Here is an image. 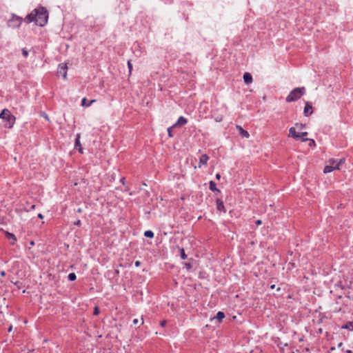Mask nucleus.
Returning a JSON list of instances; mask_svg holds the SVG:
<instances>
[{
  "mask_svg": "<svg viewBox=\"0 0 353 353\" xmlns=\"http://www.w3.org/2000/svg\"><path fill=\"white\" fill-rule=\"evenodd\" d=\"M48 19V13L47 10L43 7H39L33 10L29 14H28L24 21L27 23L34 22L37 26H44Z\"/></svg>",
  "mask_w": 353,
  "mask_h": 353,
  "instance_id": "f257e3e1",
  "label": "nucleus"
},
{
  "mask_svg": "<svg viewBox=\"0 0 353 353\" xmlns=\"http://www.w3.org/2000/svg\"><path fill=\"white\" fill-rule=\"evenodd\" d=\"M305 92V88L304 87L296 88L292 90L288 96L286 97L287 102L296 101L299 99Z\"/></svg>",
  "mask_w": 353,
  "mask_h": 353,
  "instance_id": "f03ea898",
  "label": "nucleus"
},
{
  "mask_svg": "<svg viewBox=\"0 0 353 353\" xmlns=\"http://www.w3.org/2000/svg\"><path fill=\"white\" fill-rule=\"evenodd\" d=\"M345 159H341L339 160L336 159H330L327 163L328 164L326 165L324 168V173H329L332 172L334 170H339L340 168V165L344 163Z\"/></svg>",
  "mask_w": 353,
  "mask_h": 353,
  "instance_id": "7ed1b4c3",
  "label": "nucleus"
},
{
  "mask_svg": "<svg viewBox=\"0 0 353 353\" xmlns=\"http://www.w3.org/2000/svg\"><path fill=\"white\" fill-rule=\"evenodd\" d=\"M0 119L8 123L6 126L9 128H12L16 121V117L11 114L8 109H3L2 110L0 113Z\"/></svg>",
  "mask_w": 353,
  "mask_h": 353,
  "instance_id": "20e7f679",
  "label": "nucleus"
},
{
  "mask_svg": "<svg viewBox=\"0 0 353 353\" xmlns=\"http://www.w3.org/2000/svg\"><path fill=\"white\" fill-rule=\"evenodd\" d=\"M23 19L20 17L17 16L16 14H12V18L8 21V26L12 28H19Z\"/></svg>",
  "mask_w": 353,
  "mask_h": 353,
  "instance_id": "39448f33",
  "label": "nucleus"
},
{
  "mask_svg": "<svg viewBox=\"0 0 353 353\" xmlns=\"http://www.w3.org/2000/svg\"><path fill=\"white\" fill-rule=\"evenodd\" d=\"M67 70H68V66L66 63H61L59 65L57 73L59 75H62L63 78L64 79L67 77Z\"/></svg>",
  "mask_w": 353,
  "mask_h": 353,
  "instance_id": "423d86ee",
  "label": "nucleus"
},
{
  "mask_svg": "<svg viewBox=\"0 0 353 353\" xmlns=\"http://www.w3.org/2000/svg\"><path fill=\"white\" fill-rule=\"evenodd\" d=\"M289 137H292L295 139H299L301 138V134L299 132H296V129L294 127H292L289 130Z\"/></svg>",
  "mask_w": 353,
  "mask_h": 353,
  "instance_id": "0eeeda50",
  "label": "nucleus"
},
{
  "mask_svg": "<svg viewBox=\"0 0 353 353\" xmlns=\"http://www.w3.org/2000/svg\"><path fill=\"white\" fill-rule=\"evenodd\" d=\"M303 112L305 117H309L312 114V106L309 102H305Z\"/></svg>",
  "mask_w": 353,
  "mask_h": 353,
  "instance_id": "6e6552de",
  "label": "nucleus"
},
{
  "mask_svg": "<svg viewBox=\"0 0 353 353\" xmlns=\"http://www.w3.org/2000/svg\"><path fill=\"white\" fill-rule=\"evenodd\" d=\"M81 134L79 133L76 135L74 148L79 150L80 153H83V148L80 143Z\"/></svg>",
  "mask_w": 353,
  "mask_h": 353,
  "instance_id": "1a4fd4ad",
  "label": "nucleus"
},
{
  "mask_svg": "<svg viewBox=\"0 0 353 353\" xmlns=\"http://www.w3.org/2000/svg\"><path fill=\"white\" fill-rule=\"evenodd\" d=\"M236 129L242 137L247 139L249 138V133L248 132V131L245 130L241 125H236Z\"/></svg>",
  "mask_w": 353,
  "mask_h": 353,
  "instance_id": "9d476101",
  "label": "nucleus"
},
{
  "mask_svg": "<svg viewBox=\"0 0 353 353\" xmlns=\"http://www.w3.org/2000/svg\"><path fill=\"white\" fill-rule=\"evenodd\" d=\"M208 160L209 157L207 154H202L199 158V168H201L202 165H206Z\"/></svg>",
  "mask_w": 353,
  "mask_h": 353,
  "instance_id": "9b49d317",
  "label": "nucleus"
},
{
  "mask_svg": "<svg viewBox=\"0 0 353 353\" xmlns=\"http://www.w3.org/2000/svg\"><path fill=\"white\" fill-rule=\"evenodd\" d=\"M188 122L187 119L183 117H180L178 121L173 125V127H179L182 126L186 124Z\"/></svg>",
  "mask_w": 353,
  "mask_h": 353,
  "instance_id": "f8f14e48",
  "label": "nucleus"
},
{
  "mask_svg": "<svg viewBox=\"0 0 353 353\" xmlns=\"http://www.w3.org/2000/svg\"><path fill=\"white\" fill-rule=\"evenodd\" d=\"M216 208L219 211L225 212L223 202L219 199H216Z\"/></svg>",
  "mask_w": 353,
  "mask_h": 353,
  "instance_id": "ddd939ff",
  "label": "nucleus"
},
{
  "mask_svg": "<svg viewBox=\"0 0 353 353\" xmlns=\"http://www.w3.org/2000/svg\"><path fill=\"white\" fill-rule=\"evenodd\" d=\"M243 80L246 84H250L252 82V77L250 73L245 72L243 74Z\"/></svg>",
  "mask_w": 353,
  "mask_h": 353,
  "instance_id": "4468645a",
  "label": "nucleus"
},
{
  "mask_svg": "<svg viewBox=\"0 0 353 353\" xmlns=\"http://www.w3.org/2000/svg\"><path fill=\"white\" fill-rule=\"evenodd\" d=\"M209 184H210V189L212 192H219V190L216 188V184L213 181H210Z\"/></svg>",
  "mask_w": 353,
  "mask_h": 353,
  "instance_id": "2eb2a0df",
  "label": "nucleus"
},
{
  "mask_svg": "<svg viewBox=\"0 0 353 353\" xmlns=\"http://www.w3.org/2000/svg\"><path fill=\"white\" fill-rule=\"evenodd\" d=\"M6 236L9 239L12 240V243L14 244L15 241H17V238L15 237L14 234L10 233L8 232H6Z\"/></svg>",
  "mask_w": 353,
  "mask_h": 353,
  "instance_id": "dca6fc26",
  "label": "nucleus"
},
{
  "mask_svg": "<svg viewBox=\"0 0 353 353\" xmlns=\"http://www.w3.org/2000/svg\"><path fill=\"white\" fill-rule=\"evenodd\" d=\"M225 314L223 312H218L216 314V316H215V319H217L219 321H221L224 319Z\"/></svg>",
  "mask_w": 353,
  "mask_h": 353,
  "instance_id": "f3484780",
  "label": "nucleus"
},
{
  "mask_svg": "<svg viewBox=\"0 0 353 353\" xmlns=\"http://www.w3.org/2000/svg\"><path fill=\"white\" fill-rule=\"evenodd\" d=\"M144 236L148 238H153L154 237V232L151 230H147L144 232Z\"/></svg>",
  "mask_w": 353,
  "mask_h": 353,
  "instance_id": "a211bd4d",
  "label": "nucleus"
},
{
  "mask_svg": "<svg viewBox=\"0 0 353 353\" xmlns=\"http://www.w3.org/2000/svg\"><path fill=\"white\" fill-rule=\"evenodd\" d=\"M343 328L352 330H353V322L350 321V322L347 323L345 325L343 326Z\"/></svg>",
  "mask_w": 353,
  "mask_h": 353,
  "instance_id": "6ab92c4d",
  "label": "nucleus"
},
{
  "mask_svg": "<svg viewBox=\"0 0 353 353\" xmlns=\"http://www.w3.org/2000/svg\"><path fill=\"white\" fill-rule=\"evenodd\" d=\"M68 278L69 281H73L77 279V276L74 273H70Z\"/></svg>",
  "mask_w": 353,
  "mask_h": 353,
  "instance_id": "aec40b11",
  "label": "nucleus"
},
{
  "mask_svg": "<svg viewBox=\"0 0 353 353\" xmlns=\"http://www.w3.org/2000/svg\"><path fill=\"white\" fill-rule=\"evenodd\" d=\"M300 134H301V138L300 139H302L303 141H306L309 140L308 139L305 138V137H306L307 135V132H301Z\"/></svg>",
  "mask_w": 353,
  "mask_h": 353,
  "instance_id": "412c9836",
  "label": "nucleus"
},
{
  "mask_svg": "<svg viewBox=\"0 0 353 353\" xmlns=\"http://www.w3.org/2000/svg\"><path fill=\"white\" fill-rule=\"evenodd\" d=\"M180 254L182 259L185 260L187 259V255L185 253V250L183 248L180 249Z\"/></svg>",
  "mask_w": 353,
  "mask_h": 353,
  "instance_id": "4be33fe9",
  "label": "nucleus"
},
{
  "mask_svg": "<svg viewBox=\"0 0 353 353\" xmlns=\"http://www.w3.org/2000/svg\"><path fill=\"white\" fill-rule=\"evenodd\" d=\"M22 54L23 55L24 57H27L28 56V52L26 50V48H23L22 50Z\"/></svg>",
  "mask_w": 353,
  "mask_h": 353,
  "instance_id": "5701e85b",
  "label": "nucleus"
},
{
  "mask_svg": "<svg viewBox=\"0 0 353 353\" xmlns=\"http://www.w3.org/2000/svg\"><path fill=\"white\" fill-rule=\"evenodd\" d=\"M41 117H43L46 120H47V121H49V120H50V119H49V117H48V114H47L46 112H41Z\"/></svg>",
  "mask_w": 353,
  "mask_h": 353,
  "instance_id": "b1692460",
  "label": "nucleus"
},
{
  "mask_svg": "<svg viewBox=\"0 0 353 353\" xmlns=\"http://www.w3.org/2000/svg\"><path fill=\"white\" fill-rule=\"evenodd\" d=\"M173 125L172 127H170L168 128V136L170 137H172V129L173 128Z\"/></svg>",
  "mask_w": 353,
  "mask_h": 353,
  "instance_id": "393cba45",
  "label": "nucleus"
},
{
  "mask_svg": "<svg viewBox=\"0 0 353 353\" xmlns=\"http://www.w3.org/2000/svg\"><path fill=\"white\" fill-rule=\"evenodd\" d=\"M128 68H129V72H130V73H131V72H132V63H131L130 61H128Z\"/></svg>",
  "mask_w": 353,
  "mask_h": 353,
  "instance_id": "a878e982",
  "label": "nucleus"
},
{
  "mask_svg": "<svg viewBox=\"0 0 353 353\" xmlns=\"http://www.w3.org/2000/svg\"><path fill=\"white\" fill-rule=\"evenodd\" d=\"M87 99L86 98H83L81 101V105L87 107Z\"/></svg>",
  "mask_w": 353,
  "mask_h": 353,
  "instance_id": "bb28decb",
  "label": "nucleus"
},
{
  "mask_svg": "<svg viewBox=\"0 0 353 353\" xmlns=\"http://www.w3.org/2000/svg\"><path fill=\"white\" fill-rule=\"evenodd\" d=\"M99 313V307L97 306H96L94 307V315H98Z\"/></svg>",
  "mask_w": 353,
  "mask_h": 353,
  "instance_id": "cd10ccee",
  "label": "nucleus"
},
{
  "mask_svg": "<svg viewBox=\"0 0 353 353\" xmlns=\"http://www.w3.org/2000/svg\"><path fill=\"white\" fill-rule=\"evenodd\" d=\"M296 126L299 129L301 130V129H303L304 128L305 125L303 124H302V123H296Z\"/></svg>",
  "mask_w": 353,
  "mask_h": 353,
  "instance_id": "c85d7f7f",
  "label": "nucleus"
},
{
  "mask_svg": "<svg viewBox=\"0 0 353 353\" xmlns=\"http://www.w3.org/2000/svg\"><path fill=\"white\" fill-rule=\"evenodd\" d=\"M96 102V100L95 99H92L91 100L87 105V107H89L90 105H91V104H92L93 103Z\"/></svg>",
  "mask_w": 353,
  "mask_h": 353,
  "instance_id": "c756f323",
  "label": "nucleus"
},
{
  "mask_svg": "<svg viewBox=\"0 0 353 353\" xmlns=\"http://www.w3.org/2000/svg\"><path fill=\"white\" fill-rule=\"evenodd\" d=\"M310 143V145L312 146V145H315V141L312 139H309Z\"/></svg>",
  "mask_w": 353,
  "mask_h": 353,
  "instance_id": "7c9ffc66",
  "label": "nucleus"
},
{
  "mask_svg": "<svg viewBox=\"0 0 353 353\" xmlns=\"http://www.w3.org/2000/svg\"><path fill=\"white\" fill-rule=\"evenodd\" d=\"M74 224H75L76 225H77V226L81 225V221H80V220H78L77 221H76V222L74 223Z\"/></svg>",
  "mask_w": 353,
  "mask_h": 353,
  "instance_id": "2f4dec72",
  "label": "nucleus"
},
{
  "mask_svg": "<svg viewBox=\"0 0 353 353\" xmlns=\"http://www.w3.org/2000/svg\"><path fill=\"white\" fill-rule=\"evenodd\" d=\"M185 265L188 269H190L192 268V266L190 263H185Z\"/></svg>",
  "mask_w": 353,
  "mask_h": 353,
  "instance_id": "473e14b6",
  "label": "nucleus"
},
{
  "mask_svg": "<svg viewBox=\"0 0 353 353\" xmlns=\"http://www.w3.org/2000/svg\"><path fill=\"white\" fill-rule=\"evenodd\" d=\"M133 323H134V325H137V324L139 323V320H138V319H134V320H133Z\"/></svg>",
  "mask_w": 353,
  "mask_h": 353,
  "instance_id": "72a5a7b5",
  "label": "nucleus"
},
{
  "mask_svg": "<svg viewBox=\"0 0 353 353\" xmlns=\"http://www.w3.org/2000/svg\"><path fill=\"white\" fill-rule=\"evenodd\" d=\"M140 265H141V262L140 261H137L135 262V265L137 267H139Z\"/></svg>",
  "mask_w": 353,
  "mask_h": 353,
  "instance_id": "f704fd0d",
  "label": "nucleus"
},
{
  "mask_svg": "<svg viewBox=\"0 0 353 353\" xmlns=\"http://www.w3.org/2000/svg\"><path fill=\"white\" fill-rule=\"evenodd\" d=\"M256 224L257 225H261V220H257V221H256Z\"/></svg>",
  "mask_w": 353,
  "mask_h": 353,
  "instance_id": "c9c22d12",
  "label": "nucleus"
},
{
  "mask_svg": "<svg viewBox=\"0 0 353 353\" xmlns=\"http://www.w3.org/2000/svg\"><path fill=\"white\" fill-rule=\"evenodd\" d=\"M220 178H221V175H220V174H219V173H218V174H216V179L219 180V179H220Z\"/></svg>",
  "mask_w": 353,
  "mask_h": 353,
  "instance_id": "e433bc0d",
  "label": "nucleus"
},
{
  "mask_svg": "<svg viewBox=\"0 0 353 353\" xmlns=\"http://www.w3.org/2000/svg\"><path fill=\"white\" fill-rule=\"evenodd\" d=\"M38 217L41 219H43V216L41 214H39Z\"/></svg>",
  "mask_w": 353,
  "mask_h": 353,
  "instance_id": "4c0bfd02",
  "label": "nucleus"
},
{
  "mask_svg": "<svg viewBox=\"0 0 353 353\" xmlns=\"http://www.w3.org/2000/svg\"><path fill=\"white\" fill-rule=\"evenodd\" d=\"M165 323H166V322L165 321H163L161 323V326H165Z\"/></svg>",
  "mask_w": 353,
  "mask_h": 353,
  "instance_id": "58836bf2",
  "label": "nucleus"
},
{
  "mask_svg": "<svg viewBox=\"0 0 353 353\" xmlns=\"http://www.w3.org/2000/svg\"><path fill=\"white\" fill-rule=\"evenodd\" d=\"M12 325H10V326L9 327V328H8V332H11V331H12Z\"/></svg>",
  "mask_w": 353,
  "mask_h": 353,
  "instance_id": "ea45409f",
  "label": "nucleus"
},
{
  "mask_svg": "<svg viewBox=\"0 0 353 353\" xmlns=\"http://www.w3.org/2000/svg\"><path fill=\"white\" fill-rule=\"evenodd\" d=\"M1 276H4V275H5V272H1Z\"/></svg>",
  "mask_w": 353,
  "mask_h": 353,
  "instance_id": "a19ab883",
  "label": "nucleus"
},
{
  "mask_svg": "<svg viewBox=\"0 0 353 353\" xmlns=\"http://www.w3.org/2000/svg\"><path fill=\"white\" fill-rule=\"evenodd\" d=\"M346 352L347 353H352V351L351 350H347Z\"/></svg>",
  "mask_w": 353,
  "mask_h": 353,
  "instance_id": "79ce46f5",
  "label": "nucleus"
},
{
  "mask_svg": "<svg viewBox=\"0 0 353 353\" xmlns=\"http://www.w3.org/2000/svg\"><path fill=\"white\" fill-rule=\"evenodd\" d=\"M143 319H141V324H143Z\"/></svg>",
  "mask_w": 353,
  "mask_h": 353,
  "instance_id": "37998d69",
  "label": "nucleus"
},
{
  "mask_svg": "<svg viewBox=\"0 0 353 353\" xmlns=\"http://www.w3.org/2000/svg\"><path fill=\"white\" fill-rule=\"evenodd\" d=\"M124 178L121 179V182H123Z\"/></svg>",
  "mask_w": 353,
  "mask_h": 353,
  "instance_id": "c03bdc74",
  "label": "nucleus"
},
{
  "mask_svg": "<svg viewBox=\"0 0 353 353\" xmlns=\"http://www.w3.org/2000/svg\"><path fill=\"white\" fill-rule=\"evenodd\" d=\"M124 178L121 179V182H123Z\"/></svg>",
  "mask_w": 353,
  "mask_h": 353,
  "instance_id": "a18cd8bd",
  "label": "nucleus"
},
{
  "mask_svg": "<svg viewBox=\"0 0 353 353\" xmlns=\"http://www.w3.org/2000/svg\"><path fill=\"white\" fill-rule=\"evenodd\" d=\"M124 178L121 179V182H123Z\"/></svg>",
  "mask_w": 353,
  "mask_h": 353,
  "instance_id": "49530a36",
  "label": "nucleus"
},
{
  "mask_svg": "<svg viewBox=\"0 0 353 353\" xmlns=\"http://www.w3.org/2000/svg\"><path fill=\"white\" fill-rule=\"evenodd\" d=\"M293 353V352H292Z\"/></svg>",
  "mask_w": 353,
  "mask_h": 353,
  "instance_id": "de8ad7c7",
  "label": "nucleus"
}]
</instances>
